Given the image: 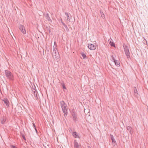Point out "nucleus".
<instances>
[{
	"label": "nucleus",
	"instance_id": "obj_10",
	"mask_svg": "<svg viewBox=\"0 0 148 148\" xmlns=\"http://www.w3.org/2000/svg\"><path fill=\"white\" fill-rule=\"evenodd\" d=\"M72 134L73 136L75 138H80V137L77 134V133L76 132H73Z\"/></svg>",
	"mask_w": 148,
	"mask_h": 148
},
{
	"label": "nucleus",
	"instance_id": "obj_21",
	"mask_svg": "<svg viewBox=\"0 0 148 148\" xmlns=\"http://www.w3.org/2000/svg\"><path fill=\"white\" fill-rule=\"evenodd\" d=\"M61 86H62V87L64 89H66V87L64 83L63 82L61 84Z\"/></svg>",
	"mask_w": 148,
	"mask_h": 148
},
{
	"label": "nucleus",
	"instance_id": "obj_33",
	"mask_svg": "<svg viewBox=\"0 0 148 148\" xmlns=\"http://www.w3.org/2000/svg\"><path fill=\"white\" fill-rule=\"evenodd\" d=\"M35 94H36V93H35V94H34V95Z\"/></svg>",
	"mask_w": 148,
	"mask_h": 148
},
{
	"label": "nucleus",
	"instance_id": "obj_14",
	"mask_svg": "<svg viewBox=\"0 0 148 148\" xmlns=\"http://www.w3.org/2000/svg\"><path fill=\"white\" fill-rule=\"evenodd\" d=\"M6 120V118L5 117L3 116L2 119H1V123L2 124H4Z\"/></svg>",
	"mask_w": 148,
	"mask_h": 148
},
{
	"label": "nucleus",
	"instance_id": "obj_22",
	"mask_svg": "<svg viewBox=\"0 0 148 148\" xmlns=\"http://www.w3.org/2000/svg\"><path fill=\"white\" fill-rule=\"evenodd\" d=\"M32 93L33 94H35V93H36V92H37V91L35 89V88H34L32 90Z\"/></svg>",
	"mask_w": 148,
	"mask_h": 148
},
{
	"label": "nucleus",
	"instance_id": "obj_12",
	"mask_svg": "<svg viewBox=\"0 0 148 148\" xmlns=\"http://www.w3.org/2000/svg\"><path fill=\"white\" fill-rule=\"evenodd\" d=\"M74 147L75 148H79L78 143L77 142L76 140H74Z\"/></svg>",
	"mask_w": 148,
	"mask_h": 148
},
{
	"label": "nucleus",
	"instance_id": "obj_9",
	"mask_svg": "<svg viewBox=\"0 0 148 148\" xmlns=\"http://www.w3.org/2000/svg\"><path fill=\"white\" fill-rule=\"evenodd\" d=\"M112 41V40L111 39H109L108 40L109 43L111 46L115 47V44Z\"/></svg>",
	"mask_w": 148,
	"mask_h": 148
},
{
	"label": "nucleus",
	"instance_id": "obj_15",
	"mask_svg": "<svg viewBox=\"0 0 148 148\" xmlns=\"http://www.w3.org/2000/svg\"><path fill=\"white\" fill-rule=\"evenodd\" d=\"M132 128L130 126H128L127 127V130L129 131L130 133L131 134L133 132V131L132 130Z\"/></svg>",
	"mask_w": 148,
	"mask_h": 148
},
{
	"label": "nucleus",
	"instance_id": "obj_8",
	"mask_svg": "<svg viewBox=\"0 0 148 148\" xmlns=\"http://www.w3.org/2000/svg\"><path fill=\"white\" fill-rule=\"evenodd\" d=\"M44 15L46 18V19L49 21L50 22H52V20L50 18L49 16V14L48 13H45L44 14Z\"/></svg>",
	"mask_w": 148,
	"mask_h": 148
},
{
	"label": "nucleus",
	"instance_id": "obj_13",
	"mask_svg": "<svg viewBox=\"0 0 148 148\" xmlns=\"http://www.w3.org/2000/svg\"><path fill=\"white\" fill-rule=\"evenodd\" d=\"M110 136L112 143L114 144V145L116 144V142L114 139L113 136L111 134H110Z\"/></svg>",
	"mask_w": 148,
	"mask_h": 148
},
{
	"label": "nucleus",
	"instance_id": "obj_26",
	"mask_svg": "<svg viewBox=\"0 0 148 148\" xmlns=\"http://www.w3.org/2000/svg\"><path fill=\"white\" fill-rule=\"evenodd\" d=\"M11 148H17L15 146L13 145H11L10 146Z\"/></svg>",
	"mask_w": 148,
	"mask_h": 148
},
{
	"label": "nucleus",
	"instance_id": "obj_6",
	"mask_svg": "<svg viewBox=\"0 0 148 148\" xmlns=\"http://www.w3.org/2000/svg\"><path fill=\"white\" fill-rule=\"evenodd\" d=\"M88 47L91 50H94L96 48V44L95 45L92 44H88Z\"/></svg>",
	"mask_w": 148,
	"mask_h": 148
},
{
	"label": "nucleus",
	"instance_id": "obj_5",
	"mask_svg": "<svg viewBox=\"0 0 148 148\" xmlns=\"http://www.w3.org/2000/svg\"><path fill=\"white\" fill-rule=\"evenodd\" d=\"M71 115L73 117V120L76 122L77 121V114L74 110H73L71 111Z\"/></svg>",
	"mask_w": 148,
	"mask_h": 148
},
{
	"label": "nucleus",
	"instance_id": "obj_2",
	"mask_svg": "<svg viewBox=\"0 0 148 148\" xmlns=\"http://www.w3.org/2000/svg\"><path fill=\"white\" fill-rule=\"evenodd\" d=\"M60 104L62 111L64 114V116H66L68 114V109L66 104L63 101L60 102Z\"/></svg>",
	"mask_w": 148,
	"mask_h": 148
},
{
	"label": "nucleus",
	"instance_id": "obj_11",
	"mask_svg": "<svg viewBox=\"0 0 148 148\" xmlns=\"http://www.w3.org/2000/svg\"><path fill=\"white\" fill-rule=\"evenodd\" d=\"M134 95L135 96L137 97L138 95V93L137 90L136 88V87H134Z\"/></svg>",
	"mask_w": 148,
	"mask_h": 148
},
{
	"label": "nucleus",
	"instance_id": "obj_4",
	"mask_svg": "<svg viewBox=\"0 0 148 148\" xmlns=\"http://www.w3.org/2000/svg\"><path fill=\"white\" fill-rule=\"evenodd\" d=\"M123 47L126 55L127 56V58L128 59L129 58H130V53L128 49V48L127 46L125 45H123Z\"/></svg>",
	"mask_w": 148,
	"mask_h": 148
},
{
	"label": "nucleus",
	"instance_id": "obj_1",
	"mask_svg": "<svg viewBox=\"0 0 148 148\" xmlns=\"http://www.w3.org/2000/svg\"><path fill=\"white\" fill-rule=\"evenodd\" d=\"M56 45L55 46H53V50L52 53V56L54 59L58 61L59 60L60 56L57 49L56 48Z\"/></svg>",
	"mask_w": 148,
	"mask_h": 148
},
{
	"label": "nucleus",
	"instance_id": "obj_7",
	"mask_svg": "<svg viewBox=\"0 0 148 148\" xmlns=\"http://www.w3.org/2000/svg\"><path fill=\"white\" fill-rule=\"evenodd\" d=\"M19 29L21 32L24 34L26 33V31L25 30V27L22 25H20L19 26Z\"/></svg>",
	"mask_w": 148,
	"mask_h": 148
},
{
	"label": "nucleus",
	"instance_id": "obj_23",
	"mask_svg": "<svg viewBox=\"0 0 148 148\" xmlns=\"http://www.w3.org/2000/svg\"><path fill=\"white\" fill-rule=\"evenodd\" d=\"M100 14H101V16L103 18H104L105 17V15L101 11H100Z\"/></svg>",
	"mask_w": 148,
	"mask_h": 148
},
{
	"label": "nucleus",
	"instance_id": "obj_27",
	"mask_svg": "<svg viewBox=\"0 0 148 148\" xmlns=\"http://www.w3.org/2000/svg\"><path fill=\"white\" fill-rule=\"evenodd\" d=\"M111 57L113 61H114V60H115L114 58L113 55L111 56Z\"/></svg>",
	"mask_w": 148,
	"mask_h": 148
},
{
	"label": "nucleus",
	"instance_id": "obj_19",
	"mask_svg": "<svg viewBox=\"0 0 148 148\" xmlns=\"http://www.w3.org/2000/svg\"><path fill=\"white\" fill-rule=\"evenodd\" d=\"M66 15L67 16V20L69 21V22L71 21V19L70 18V17H69V15L68 13H65Z\"/></svg>",
	"mask_w": 148,
	"mask_h": 148
},
{
	"label": "nucleus",
	"instance_id": "obj_24",
	"mask_svg": "<svg viewBox=\"0 0 148 148\" xmlns=\"http://www.w3.org/2000/svg\"><path fill=\"white\" fill-rule=\"evenodd\" d=\"M38 92H36V94L34 95V96L36 97V99L38 100Z\"/></svg>",
	"mask_w": 148,
	"mask_h": 148
},
{
	"label": "nucleus",
	"instance_id": "obj_17",
	"mask_svg": "<svg viewBox=\"0 0 148 148\" xmlns=\"http://www.w3.org/2000/svg\"><path fill=\"white\" fill-rule=\"evenodd\" d=\"M61 23L65 28L66 31L68 32L69 31V29L67 27V25L64 23L62 22V21Z\"/></svg>",
	"mask_w": 148,
	"mask_h": 148
},
{
	"label": "nucleus",
	"instance_id": "obj_25",
	"mask_svg": "<svg viewBox=\"0 0 148 148\" xmlns=\"http://www.w3.org/2000/svg\"><path fill=\"white\" fill-rule=\"evenodd\" d=\"M21 136L24 140H26V138L24 134H21Z\"/></svg>",
	"mask_w": 148,
	"mask_h": 148
},
{
	"label": "nucleus",
	"instance_id": "obj_16",
	"mask_svg": "<svg viewBox=\"0 0 148 148\" xmlns=\"http://www.w3.org/2000/svg\"><path fill=\"white\" fill-rule=\"evenodd\" d=\"M114 62L116 66H120V62L118 60H114Z\"/></svg>",
	"mask_w": 148,
	"mask_h": 148
},
{
	"label": "nucleus",
	"instance_id": "obj_20",
	"mask_svg": "<svg viewBox=\"0 0 148 148\" xmlns=\"http://www.w3.org/2000/svg\"><path fill=\"white\" fill-rule=\"evenodd\" d=\"M81 55L83 57V58L84 59H86L87 58V57L86 55L85 54H84V53H81Z\"/></svg>",
	"mask_w": 148,
	"mask_h": 148
},
{
	"label": "nucleus",
	"instance_id": "obj_28",
	"mask_svg": "<svg viewBox=\"0 0 148 148\" xmlns=\"http://www.w3.org/2000/svg\"><path fill=\"white\" fill-rule=\"evenodd\" d=\"M33 125L34 128H35L36 127V125H35L34 123H33Z\"/></svg>",
	"mask_w": 148,
	"mask_h": 148
},
{
	"label": "nucleus",
	"instance_id": "obj_30",
	"mask_svg": "<svg viewBox=\"0 0 148 148\" xmlns=\"http://www.w3.org/2000/svg\"><path fill=\"white\" fill-rule=\"evenodd\" d=\"M34 129H35L36 133H37V130L36 128V127L35 128H34Z\"/></svg>",
	"mask_w": 148,
	"mask_h": 148
},
{
	"label": "nucleus",
	"instance_id": "obj_32",
	"mask_svg": "<svg viewBox=\"0 0 148 148\" xmlns=\"http://www.w3.org/2000/svg\"><path fill=\"white\" fill-rule=\"evenodd\" d=\"M56 42H54V45H55V44H56Z\"/></svg>",
	"mask_w": 148,
	"mask_h": 148
},
{
	"label": "nucleus",
	"instance_id": "obj_31",
	"mask_svg": "<svg viewBox=\"0 0 148 148\" xmlns=\"http://www.w3.org/2000/svg\"><path fill=\"white\" fill-rule=\"evenodd\" d=\"M87 147H88V148H91V147L90 146H87Z\"/></svg>",
	"mask_w": 148,
	"mask_h": 148
},
{
	"label": "nucleus",
	"instance_id": "obj_3",
	"mask_svg": "<svg viewBox=\"0 0 148 148\" xmlns=\"http://www.w3.org/2000/svg\"><path fill=\"white\" fill-rule=\"evenodd\" d=\"M5 73L8 79L10 80H13L14 77L12 73L8 70H5Z\"/></svg>",
	"mask_w": 148,
	"mask_h": 148
},
{
	"label": "nucleus",
	"instance_id": "obj_29",
	"mask_svg": "<svg viewBox=\"0 0 148 148\" xmlns=\"http://www.w3.org/2000/svg\"><path fill=\"white\" fill-rule=\"evenodd\" d=\"M69 131L70 132H73L72 129H71V128L70 130H69Z\"/></svg>",
	"mask_w": 148,
	"mask_h": 148
},
{
	"label": "nucleus",
	"instance_id": "obj_18",
	"mask_svg": "<svg viewBox=\"0 0 148 148\" xmlns=\"http://www.w3.org/2000/svg\"><path fill=\"white\" fill-rule=\"evenodd\" d=\"M3 101L7 106H9V102L8 99H5L4 100H3Z\"/></svg>",
	"mask_w": 148,
	"mask_h": 148
}]
</instances>
